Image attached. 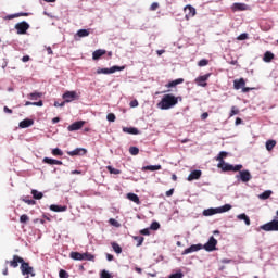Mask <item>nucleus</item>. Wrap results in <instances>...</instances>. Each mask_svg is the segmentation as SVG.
Returning a JSON list of instances; mask_svg holds the SVG:
<instances>
[{"label": "nucleus", "mask_w": 278, "mask_h": 278, "mask_svg": "<svg viewBox=\"0 0 278 278\" xmlns=\"http://www.w3.org/2000/svg\"><path fill=\"white\" fill-rule=\"evenodd\" d=\"M179 103V98L174 94L167 93L164 94L161 102H159L157 106L160 110H170V108H175Z\"/></svg>", "instance_id": "obj_1"}, {"label": "nucleus", "mask_w": 278, "mask_h": 278, "mask_svg": "<svg viewBox=\"0 0 278 278\" xmlns=\"http://www.w3.org/2000/svg\"><path fill=\"white\" fill-rule=\"evenodd\" d=\"M231 210V204H225L224 206L217 208H207L203 211V216H214V214H223Z\"/></svg>", "instance_id": "obj_2"}, {"label": "nucleus", "mask_w": 278, "mask_h": 278, "mask_svg": "<svg viewBox=\"0 0 278 278\" xmlns=\"http://www.w3.org/2000/svg\"><path fill=\"white\" fill-rule=\"evenodd\" d=\"M20 270H21L22 275L26 278H29V275H30V277H36V273L34 271V267L29 266V263H27L25 261L20 266Z\"/></svg>", "instance_id": "obj_3"}, {"label": "nucleus", "mask_w": 278, "mask_h": 278, "mask_svg": "<svg viewBox=\"0 0 278 278\" xmlns=\"http://www.w3.org/2000/svg\"><path fill=\"white\" fill-rule=\"evenodd\" d=\"M117 71H125V66H118V65H114L110 68H101L99 67L97 70V75H112L114 73H116Z\"/></svg>", "instance_id": "obj_4"}, {"label": "nucleus", "mask_w": 278, "mask_h": 278, "mask_svg": "<svg viewBox=\"0 0 278 278\" xmlns=\"http://www.w3.org/2000/svg\"><path fill=\"white\" fill-rule=\"evenodd\" d=\"M218 168H222V170H224V173H227L229 170H232L233 173H238V170H242V165H231L228 163H225V161H223L222 163H218Z\"/></svg>", "instance_id": "obj_5"}, {"label": "nucleus", "mask_w": 278, "mask_h": 278, "mask_svg": "<svg viewBox=\"0 0 278 278\" xmlns=\"http://www.w3.org/2000/svg\"><path fill=\"white\" fill-rule=\"evenodd\" d=\"M218 244V240L214 238V236L210 237L208 241L202 247L208 252L216 251V245Z\"/></svg>", "instance_id": "obj_6"}, {"label": "nucleus", "mask_w": 278, "mask_h": 278, "mask_svg": "<svg viewBox=\"0 0 278 278\" xmlns=\"http://www.w3.org/2000/svg\"><path fill=\"white\" fill-rule=\"evenodd\" d=\"M263 231H278V220L274 219L267 224L261 226Z\"/></svg>", "instance_id": "obj_7"}, {"label": "nucleus", "mask_w": 278, "mask_h": 278, "mask_svg": "<svg viewBox=\"0 0 278 278\" xmlns=\"http://www.w3.org/2000/svg\"><path fill=\"white\" fill-rule=\"evenodd\" d=\"M25 262V260L18 255H13V260L12 261H5V264H9L11 266V268H18V264H21V266L23 265V263Z\"/></svg>", "instance_id": "obj_8"}, {"label": "nucleus", "mask_w": 278, "mask_h": 278, "mask_svg": "<svg viewBox=\"0 0 278 278\" xmlns=\"http://www.w3.org/2000/svg\"><path fill=\"white\" fill-rule=\"evenodd\" d=\"M253 177L251 176V172L249 170H239V175H237V179H240L243 184L251 181Z\"/></svg>", "instance_id": "obj_9"}, {"label": "nucleus", "mask_w": 278, "mask_h": 278, "mask_svg": "<svg viewBox=\"0 0 278 278\" xmlns=\"http://www.w3.org/2000/svg\"><path fill=\"white\" fill-rule=\"evenodd\" d=\"M185 18L186 21H190V18H193V16H197V9H194V7L188 4L185 7Z\"/></svg>", "instance_id": "obj_10"}, {"label": "nucleus", "mask_w": 278, "mask_h": 278, "mask_svg": "<svg viewBox=\"0 0 278 278\" xmlns=\"http://www.w3.org/2000/svg\"><path fill=\"white\" fill-rule=\"evenodd\" d=\"M15 29L18 35L27 34V29H29V24L27 22H20L15 25Z\"/></svg>", "instance_id": "obj_11"}, {"label": "nucleus", "mask_w": 278, "mask_h": 278, "mask_svg": "<svg viewBox=\"0 0 278 278\" xmlns=\"http://www.w3.org/2000/svg\"><path fill=\"white\" fill-rule=\"evenodd\" d=\"M203 249V245L201 243L199 244H192L191 247L185 249L181 253V255H188L190 253H197V251H201Z\"/></svg>", "instance_id": "obj_12"}, {"label": "nucleus", "mask_w": 278, "mask_h": 278, "mask_svg": "<svg viewBox=\"0 0 278 278\" xmlns=\"http://www.w3.org/2000/svg\"><path fill=\"white\" fill-rule=\"evenodd\" d=\"M212 74H205L203 76H199L195 78V84L201 86L202 88H205L207 86V79H210Z\"/></svg>", "instance_id": "obj_13"}, {"label": "nucleus", "mask_w": 278, "mask_h": 278, "mask_svg": "<svg viewBox=\"0 0 278 278\" xmlns=\"http://www.w3.org/2000/svg\"><path fill=\"white\" fill-rule=\"evenodd\" d=\"M84 125H86V122L84 121L75 122L67 127V131H79Z\"/></svg>", "instance_id": "obj_14"}, {"label": "nucleus", "mask_w": 278, "mask_h": 278, "mask_svg": "<svg viewBox=\"0 0 278 278\" xmlns=\"http://www.w3.org/2000/svg\"><path fill=\"white\" fill-rule=\"evenodd\" d=\"M86 153H88V151L84 148H76L73 151H67V155L71 157H75V155H86Z\"/></svg>", "instance_id": "obj_15"}, {"label": "nucleus", "mask_w": 278, "mask_h": 278, "mask_svg": "<svg viewBox=\"0 0 278 278\" xmlns=\"http://www.w3.org/2000/svg\"><path fill=\"white\" fill-rule=\"evenodd\" d=\"M77 97V92L75 91H66L63 94V99L65 103H71V101H75V98Z\"/></svg>", "instance_id": "obj_16"}, {"label": "nucleus", "mask_w": 278, "mask_h": 278, "mask_svg": "<svg viewBox=\"0 0 278 278\" xmlns=\"http://www.w3.org/2000/svg\"><path fill=\"white\" fill-rule=\"evenodd\" d=\"M203 173L201 172V170H199V169H195V170H192L190 174H189V176H188V181H194V180H197V179H201V175H202Z\"/></svg>", "instance_id": "obj_17"}, {"label": "nucleus", "mask_w": 278, "mask_h": 278, "mask_svg": "<svg viewBox=\"0 0 278 278\" xmlns=\"http://www.w3.org/2000/svg\"><path fill=\"white\" fill-rule=\"evenodd\" d=\"M244 86H247V81L244 80V78L233 80L235 90H240V88H243Z\"/></svg>", "instance_id": "obj_18"}, {"label": "nucleus", "mask_w": 278, "mask_h": 278, "mask_svg": "<svg viewBox=\"0 0 278 278\" xmlns=\"http://www.w3.org/2000/svg\"><path fill=\"white\" fill-rule=\"evenodd\" d=\"M105 53H108V51L103 49H98L92 53V60H101V58H103Z\"/></svg>", "instance_id": "obj_19"}, {"label": "nucleus", "mask_w": 278, "mask_h": 278, "mask_svg": "<svg viewBox=\"0 0 278 278\" xmlns=\"http://www.w3.org/2000/svg\"><path fill=\"white\" fill-rule=\"evenodd\" d=\"M31 125H34V119L26 118L20 122L18 127H21V129H27V127H31Z\"/></svg>", "instance_id": "obj_20"}, {"label": "nucleus", "mask_w": 278, "mask_h": 278, "mask_svg": "<svg viewBox=\"0 0 278 278\" xmlns=\"http://www.w3.org/2000/svg\"><path fill=\"white\" fill-rule=\"evenodd\" d=\"M43 164H50L51 166L56 165V166H62V161H58L55 159H49V157H45L43 159Z\"/></svg>", "instance_id": "obj_21"}, {"label": "nucleus", "mask_w": 278, "mask_h": 278, "mask_svg": "<svg viewBox=\"0 0 278 278\" xmlns=\"http://www.w3.org/2000/svg\"><path fill=\"white\" fill-rule=\"evenodd\" d=\"M275 60V54L270 51H266L263 56V62L270 63Z\"/></svg>", "instance_id": "obj_22"}, {"label": "nucleus", "mask_w": 278, "mask_h": 278, "mask_svg": "<svg viewBox=\"0 0 278 278\" xmlns=\"http://www.w3.org/2000/svg\"><path fill=\"white\" fill-rule=\"evenodd\" d=\"M27 99H30V101H38V99H42V92H31L29 94H27Z\"/></svg>", "instance_id": "obj_23"}, {"label": "nucleus", "mask_w": 278, "mask_h": 278, "mask_svg": "<svg viewBox=\"0 0 278 278\" xmlns=\"http://www.w3.org/2000/svg\"><path fill=\"white\" fill-rule=\"evenodd\" d=\"M123 131H124V134H130L132 136H138V134H140L138 128H134V127H124Z\"/></svg>", "instance_id": "obj_24"}, {"label": "nucleus", "mask_w": 278, "mask_h": 278, "mask_svg": "<svg viewBox=\"0 0 278 278\" xmlns=\"http://www.w3.org/2000/svg\"><path fill=\"white\" fill-rule=\"evenodd\" d=\"M232 10L235 12H244V10H247V4H244V3H233Z\"/></svg>", "instance_id": "obj_25"}, {"label": "nucleus", "mask_w": 278, "mask_h": 278, "mask_svg": "<svg viewBox=\"0 0 278 278\" xmlns=\"http://www.w3.org/2000/svg\"><path fill=\"white\" fill-rule=\"evenodd\" d=\"M70 257H71L72 260H76V261H78V262H81V261H84V253L71 252Z\"/></svg>", "instance_id": "obj_26"}, {"label": "nucleus", "mask_w": 278, "mask_h": 278, "mask_svg": "<svg viewBox=\"0 0 278 278\" xmlns=\"http://www.w3.org/2000/svg\"><path fill=\"white\" fill-rule=\"evenodd\" d=\"M127 199H129V201H132V203H136L137 205H140V198L138 197V194L128 193Z\"/></svg>", "instance_id": "obj_27"}, {"label": "nucleus", "mask_w": 278, "mask_h": 278, "mask_svg": "<svg viewBox=\"0 0 278 278\" xmlns=\"http://www.w3.org/2000/svg\"><path fill=\"white\" fill-rule=\"evenodd\" d=\"M52 212H66L67 207L62 205L52 204L50 205Z\"/></svg>", "instance_id": "obj_28"}, {"label": "nucleus", "mask_w": 278, "mask_h": 278, "mask_svg": "<svg viewBox=\"0 0 278 278\" xmlns=\"http://www.w3.org/2000/svg\"><path fill=\"white\" fill-rule=\"evenodd\" d=\"M179 84H184V78H178L176 80H172L166 85V88H175V86H179Z\"/></svg>", "instance_id": "obj_29"}, {"label": "nucleus", "mask_w": 278, "mask_h": 278, "mask_svg": "<svg viewBox=\"0 0 278 278\" xmlns=\"http://www.w3.org/2000/svg\"><path fill=\"white\" fill-rule=\"evenodd\" d=\"M271 194H273V191L266 190L258 195V199H261L262 201H266V199H270Z\"/></svg>", "instance_id": "obj_30"}, {"label": "nucleus", "mask_w": 278, "mask_h": 278, "mask_svg": "<svg viewBox=\"0 0 278 278\" xmlns=\"http://www.w3.org/2000/svg\"><path fill=\"white\" fill-rule=\"evenodd\" d=\"M237 218L239 219V220H244V223H245V225H251V219L249 218V216H247V214H244V213H242V214H239L238 216H237Z\"/></svg>", "instance_id": "obj_31"}, {"label": "nucleus", "mask_w": 278, "mask_h": 278, "mask_svg": "<svg viewBox=\"0 0 278 278\" xmlns=\"http://www.w3.org/2000/svg\"><path fill=\"white\" fill-rule=\"evenodd\" d=\"M275 147H277V141H275V140H267L266 141L267 151H273V149H275Z\"/></svg>", "instance_id": "obj_32"}, {"label": "nucleus", "mask_w": 278, "mask_h": 278, "mask_svg": "<svg viewBox=\"0 0 278 278\" xmlns=\"http://www.w3.org/2000/svg\"><path fill=\"white\" fill-rule=\"evenodd\" d=\"M31 194H33V198L36 199L37 201H39L40 199H42V197H45L42 192H39L36 189L31 190Z\"/></svg>", "instance_id": "obj_33"}, {"label": "nucleus", "mask_w": 278, "mask_h": 278, "mask_svg": "<svg viewBox=\"0 0 278 278\" xmlns=\"http://www.w3.org/2000/svg\"><path fill=\"white\" fill-rule=\"evenodd\" d=\"M143 170H162V165H148L143 167Z\"/></svg>", "instance_id": "obj_34"}, {"label": "nucleus", "mask_w": 278, "mask_h": 278, "mask_svg": "<svg viewBox=\"0 0 278 278\" xmlns=\"http://www.w3.org/2000/svg\"><path fill=\"white\" fill-rule=\"evenodd\" d=\"M77 36L79 38H86L87 36H90V30H88V29H79L77 31Z\"/></svg>", "instance_id": "obj_35"}, {"label": "nucleus", "mask_w": 278, "mask_h": 278, "mask_svg": "<svg viewBox=\"0 0 278 278\" xmlns=\"http://www.w3.org/2000/svg\"><path fill=\"white\" fill-rule=\"evenodd\" d=\"M228 153L225 151L219 152V154L216 156V162H225V157H227Z\"/></svg>", "instance_id": "obj_36"}, {"label": "nucleus", "mask_w": 278, "mask_h": 278, "mask_svg": "<svg viewBox=\"0 0 278 278\" xmlns=\"http://www.w3.org/2000/svg\"><path fill=\"white\" fill-rule=\"evenodd\" d=\"M111 247H112L113 251H115L117 253V255H119V253H123V248H121L118 243L112 242Z\"/></svg>", "instance_id": "obj_37"}, {"label": "nucleus", "mask_w": 278, "mask_h": 278, "mask_svg": "<svg viewBox=\"0 0 278 278\" xmlns=\"http://www.w3.org/2000/svg\"><path fill=\"white\" fill-rule=\"evenodd\" d=\"M106 170H109V173L111 175H121V169H116V168L112 167L111 165L106 166Z\"/></svg>", "instance_id": "obj_38"}, {"label": "nucleus", "mask_w": 278, "mask_h": 278, "mask_svg": "<svg viewBox=\"0 0 278 278\" xmlns=\"http://www.w3.org/2000/svg\"><path fill=\"white\" fill-rule=\"evenodd\" d=\"M52 155L62 157L64 155V152L60 148L52 149Z\"/></svg>", "instance_id": "obj_39"}, {"label": "nucleus", "mask_w": 278, "mask_h": 278, "mask_svg": "<svg viewBox=\"0 0 278 278\" xmlns=\"http://www.w3.org/2000/svg\"><path fill=\"white\" fill-rule=\"evenodd\" d=\"M132 238H134V240H136L137 247H142V243L144 242V237L135 236Z\"/></svg>", "instance_id": "obj_40"}, {"label": "nucleus", "mask_w": 278, "mask_h": 278, "mask_svg": "<svg viewBox=\"0 0 278 278\" xmlns=\"http://www.w3.org/2000/svg\"><path fill=\"white\" fill-rule=\"evenodd\" d=\"M25 105H26V106H27V105H36L37 108H42L43 102H42V100H39L38 102H29V101H26V102H25Z\"/></svg>", "instance_id": "obj_41"}, {"label": "nucleus", "mask_w": 278, "mask_h": 278, "mask_svg": "<svg viewBox=\"0 0 278 278\" xmlns=\"http://www.w3.org/2000/svg\"><path fill=\"white\" fill-rule=\"evenodd\" d=\"M20 223H22L23 225H27V223H29V216H27V214L21 215Z\"/></svg>", "instance_id": "obj_42"}, {"label": "nucleus", "mask_w": 278, "mask_h": 278, "mask_svg": "<svg viewBox=\"0 0 278 278\" xmlns=\"http://www.w3.org/2000/svg\"><path fill=\"white\" fill-rule=\"evenodd\" d=\"M84 255V260H87L88 262H94V255L86 252V253H83Z\"/></svg>", "instance_id": "obj_43"}, {"label": "nucleus", "mask_w": 278, "mask_h": 278, "mask_svg": "<svg viewBox=\"0 0 278 278\" xmlns=\"http://www.w3.org/2000/svg\"><path fill=\"white\" fill-rule=\"evenodd\" d=\"M237 114H240V109H238L237 106H232L229 117L231 118L232 116H236Z\"/></svg>", "instance_id": "obj_44"}, {"label": "nucleus", "mask_w": 278, "mask_h": 278, "mask_svg": "<svg viewBox=\"0 0 278 278\" xmlns=\"http://www.w3.org/2000/svg\"><path fill=\"white\" fill-rule=\"evenodd\" d=\"M129 153L130 155H138V153H140V149H138V147H130Z\"/></svg>", "instance_id": "obj_45"}, {"label": "nucleus", "mask_w": 278, "mask_h": 278, "mask_svg": "<svg viewBox=\"0 0 278 278\" xmlns=\"http://www.w3.org/2000/svg\"><path fill=\"white\" fill-rule=\"evenodd\" d=\"M106 119L109 121V123H114V121H116V115H114V113H109L106 115Z\"/></svg>", "instance_id": "obj_46"}, {"label": "nucleus", "mask_w": 278, "mask_h": 278, "mask_svg": "<svg viewBox=\"0 0 278 278\" xmlns=\"http://www.w3.org/2000/svg\"><path fill=\"white\" fill-rule=\"evenodd\" d=\"M59 277H60V278H68V277H70L68 271H66V270H64V269H61V270L59 271Z\"/></svg>", "instance_id": "obj_47"}, {"label": "nucleus", "mask_w": 278, "mask_h": 278, "mask_svg": "<svg viewBox=\"0 0 278 278\" xmlns=\"http://www.w3.org/2000/svg\"><path fill=\"white\" fill-rule=\"evenodd\" d=\"M210 64V61L207 59H202L199 61L198 66H207Z\"/></svg>", "instance_id": "obj_48"}, {"label": "nucleus", "mask_w": 278, "mask_h": 278, "mask_svg": "<svg viewBox=\"0 0 278 278\" xmlns=\"http://www.w3.org/2000/svg\"><path fill=\"white\" fill-rule=\"evenodd\" d=\"M150 229H152L153 231H157V229H160V223L153 222L150 226Z\"/></svg>", "instance_id": "obj_49"}, {"label": "nucleus", "mask_w": 278, "mask_h": 278, "mask_svg": "<svg viewBox=\"0 0 278 278\" xmlns=\"http://www.w3.org/2000/svg\"><path fill=\"white\" fill-rule=\"evenodd\" d=\"M139 233H140L141 236H151V230H150L149 228L141 229V230L139 231Z\"/></svg>", "instance_id": "obj_50"}, {"label": "nucleus", "mask_w": 278, "mask_h": 278, "mask_svg": "<svg viewBox=\"0 0 278 278\" xmlns=\"http://www.w3.org/2000/svg\"><path fill=\"white\" fill-rule=\"evenodd\" d=\"M248 39H249V34L247 33H243L237 37V40H248Z\"/></svg>", "instance_id": "obj_51"}, {"label": "nucleus", "mask_w": 278, "mask_h": 278, "mask_svg": "<svg viewBox=\"0 0 278 278\" xmlns=\"http://www.w3.org/2000/svg\"><path fill=\"white\" fill-rule=\"evenodd\" d=\"M24 203H27V205H36V200H29L27 198L23 199Z\"/></svg>", "instance_id": "obj_52"}, {"label": "nucleus", "mask_w": 278, "mask_h": 278, "mask_svg": "<svg viewBox=\"0 0 278 278\" xmlns=\"http://www.w3.org/2000/svg\"><path fill=\"white\" fill-rule=\"evenodd\" d=\"M157 8H160V3L153 2V3L151 4V7H150V10H151L152 12H155V10H157Z\"/></svg>", "instance_id": "obj_53"}, {"label": "nucleus", "mask_w": 278, "mask_h": 278, "mask_svg": "<svg viewBox=\"0 0 278 278\" xmlns=\"http://www.w3.org/2000/svg\"><path fill=\"white\" fill-rule=\"evenodd\" d=\"M101 277L102 278H112V275L110 273H108V270H102Z\"/></svg>", "instance_id": "obj_54"}, {"label": "nucleus", "mask_w": 278, "mask_h": 278, "mask_svg": "<svg viewBox=\"0 0 278 278\" xmlns=\"http://www.w3.org/2000/svg\"><path fill=\"white\" fill-rule=\"evenodd\" d=\"M169 278H184V274H182V273L172 274V275L169 276Z\"/></svg>", "instance_id": "obj_55"}, {"label": "nucleus", "mask_w": 278, "mask_h": 278, "mask_svg": "<svg viewBox=\"0 0 278 278\" xmlns=\"http://www.w3.org/2000/svg\"><path fill=\"white\" fill-rule=\"evenodd\" d=\"M18 16H29V13H16L14 16H11V18H18Z\"/></svg>", "instance_id": "obj_56"}, {"label": "nucleus", "mask_w": 278, "mask_h": 278, "mask_svg": "<svg viewBox=\"0 0 278 278\" xmlns=\"http://www.w3.org/2000/svg\"><path fill=\"white\" fill-rule=\"evenodd\" d=\"M65 101H63V102H54V108H64V105H65Z\"/></svg>", "instance_id": "obj_57"}, {"label": "nucleus", "mask_w": 278, "mask_h": 278, "mask_svg": "<svg viewBox=\"0 0 278 278\" xmlns=\"http://www.w3.org/2000/svg\"><path fill=\"white\" fill-rule=\"evenodd\" d=\"M130 108H138V100H132L129 103Z\"/></svg>", "instance_id": "obj_58"}, {"label": "nucleus", "mask_w": 278, "mask_h": 278, "mask_svg": "<svg viewBox=\"0 0 278 278\" xmlns=\"http://www.w3.org/2000/svg\"><path fill=\"white\" fill-rule=\"evenodd\" d=\"M251 90H254V88H251V87H243L242 88V92H244V93L251 92Z\"/></svg>", "instance_id": "obj_59"}, {"label": "nucleus", "mask_w": 278, "mask_h": 278, "mask_svg": "<svg viewBox=\"0 0 278 278\" xmlns=\"http://www.w3.org/2000/svg\"><path fill=\"white\" fill-rule=\"evenodd\" d=\"M175 192V189H169L168 191H166V197H173Z\"/></svg>", "instance_id": "obj_60"}, {"label": "nucleus", "mask_w": 278, "mask_h": 278, "mask_svg": "<svg viewBox=\"0 0 278 278\" xmlns=\"http://www.w3.org/2000/svg\"><path fill=\"white\" fill-rule=\"evenodd\" d=\"M208 116H210V114H208L207 112H204V113L201 115V118H202V121H205Z\"/></svg>", "instance_id": "obj_61"}, {"label": "nucleus", "mask_w": 278, "mask_h": 278, "mask_svg": "<svg viewBox=\"0 0 278 278\" xmlns=\"http://www.w3.org/2000/svg\"><path fill=\"white\" fill-rule=\"evenodd\" d=\"M3 111L7 113V114H12V109L8 108V106H4L3 108Z\"/></svg>", "instance_id": "obj_62"}, {"label": "nucleus", "mask_w": 278, "mask_h": 278, "mask_svg": "<svg viewBox=\"0 0 278 278\" xmlns=\"http://www.w3.org/2000/svg\"><path fill=\"white\" fill-rule=\"evenodd\" d=\"M235 125H242V118L237 117L236 122H235Z\"/></svg>", "instance_id": "obj_63"}, {"label": "nucleus", "mask_w": 278, "mask_h": 278, "mask_svg": "<svg viewBox=\"0 0 278 278\" xmlns=\"http://www.w3.org/2000/svg\"><path fill=\"white\" fill-rule=\"evenodd\" d=\"M30 58L29 55H25L22 58V62H29Z\"/></svg>", "instance_id": "obj_64"}]
</instances>
